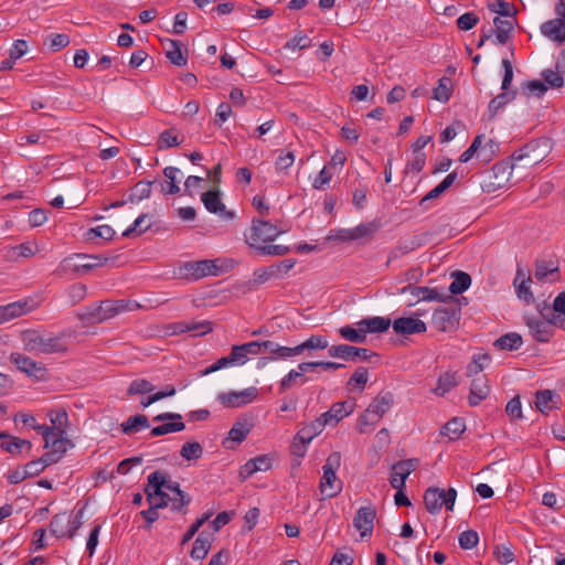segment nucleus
<instances>
[{"label":"nucleus","mask_w":565,"mask_h":565,"mask_svg":"<svg viewBox=\"0 0 565 565\" xmlns=\"http://www.w3.org/2000/svg\"><path fill=\"white\" fill-rule=\"evenodd\" d=\"M428 234L422 233L419 235H415L409 241L399 243L390 255V260L393 258H397L399 255L408 254L409 252L415 250L416 248H419L420 246L425 245L427 242Z\"/></svg>","instance_id":"27"},{"label":"nucleus","mask_w":565,"mask_h":565,"mask_svg":"<svg viewBox=\"0 0 565 565\" xmlns=\"http://www.w3.org/2000/svg\"><path fill=\"white\" fill-rule=\"evenodd\" d=\"M516 168L515 166L510 164L508 162H498L495 163L491 172L487 174V181L484 183V188L488 192H493L499 189L504 188L512 174V170Z\"/></svg>","instance_id":"10"},{"label":"nucleus","mask_w":565,"mask_h":565,"mask_svg":"<svg viewBox=\"0 0 565 565\" xmlns=\"http://www.w3.org/2000/svg\"><path fill=\"white\" fill-rule=\"evenodd\" d=\"M451 96V79L444 76L438 81V85L433 90V98L447 103Z\"/></svg>","instance_id":"44"},{"label":"nucleus","mask_w":565,"mask_h":565,"mask_svg":"<svg viewBox=\"0 0 565 565\" xmlns=\"http://www.w3.org/2000/svg\"><path fill=\"white\" fill-rule=\"evenodd\" d=\"M466 429V425L462 418L454 417L448 420L440 429L443 436H447L449 440H457L460 438Z\"/></svg>","instance_id":"34"},{"label":"nucleus","mask_w":565,"mask_h":565,"mask_svg":"<svg viewBox=\"0 0 565 565\" xmlns=\"http://www.w3.org/2000/svg\"><path fill=\"white\" fill-rule=\"evenodd\" d=\"M358 327H362L364 334L367 333H383L388 330L392 324L388 318L372 317L360 320Z\"/></svg>","instance_id":"28"},{"label":"nucleus","mask_w":565,"mask_h":565,"mask_svg":"<svg viewBox=\"0 0 565 565\" xmlns=\"http://www.w3.org/2000/svg\"><path fill=\"white\" fill-rule=\"evenodd\" d=\"M490 361L489 354L475 355L472 361L467 366V376H476L484 369V362Z\"/></svg>","instance_id":"60"},{"label":"nucleus","mask_w":565,"mask_h":565,"mask_svg":"<svg viewBox=\"0 0 565 565\" xmlns=\"http://www.w3.org/2000/svg\"><path fill=\"white\" fill-rule=\"evenodd\" d=\"M271 467V459L268 455H260L248 460L241 469L239 476L245 480L257 471H267Z\"/></svg>","instance_id":"23"},{"label":"nucleus","mask_w":565,"mask_h":565,"mask_svg":"<svg viewBox=\"0 0 565 565\" xmlns=\"http://www.w3.org/2000/svg\"><path fill=\"white\" fill-rule=\"evenodd\" d=\"M407 289H409V292L416 297L418 300H426V301H446L447 299H452L451 296L444 297L438 292L435 288L429 287H417L413 285H408Z\"/></svg>","instance_id":"31"},{"label":"nucleus","mask_w":565,"mask_h":565,"mask_svg":"<svg viewBox=\"0 0 565 565\" xmlns=\"http://www.w3.org/2000/svg\"><path fill=\"white\" fill-rule=\"evenodd\" d=\"M153 390H154V386L148 380L137 379L130 383V385L127 390V394L128 395H142L146 393H150Z\"/></svg>","instance_id":"57"},{"label":"nucleus","mask_w":565,"mask_h":565,"mask_svg":"<svg viewBox=\"0 0 565 565\" xmlns=\"http://www.w3.org/2000/svg\"><path fill=\"white\" fill-rule=\"evenodd\" d=\"M282 231L278 230L276 225L268 221L253 220L250 233L246 237V243L255 248L262 246L260 243H269L275 241Z\"/></svg>","instance_id":"4"},{"label":"nucleus","mask_w":565,"mask_h":565,"mask_svg":"<svg viewBox=\"0 0 565 565\" xmlns=\"http://www.w3.org/2000/svg\"><path fill=\"white\" fill-rule=\"evenodd\" d=\"M169 329L172 334H180L184 332H191L194 337L205 335L213 330V322L209 320L203 321H192V322H174Z\"/></svg>","instance_id":"20"},{"label":"nucleus","mask_w":565,"mask_h":565,"mask_svg":"<svg viewBox=\"0 0 565 565\" xmlns=\"http://www.w3.org/2000/svg\"><path fill=\"white\" fill-rule=\"evenodd\" d=\"M394 404V395L391 392H381L369 405L367 409L373 414V417L379 419L392 407Z\"/></svg>","instance_id":"24"},{"label":"nucleus","mask_w":565,"mask_h":565,"mask_svg":"<svg viewBox=\"0 0 565 565\" xmlns=\"http://www.w3.org/2000/svg\"><path fill=\"white\" fill-rule=\"evenodd\" d=\"M367 369L364 366H359L350 377L348 385L354 384L362 392L367 382Z\"/></svg>","instance_id":"64"},{"label":"nucleus","mask_w":565,"mask_h":565,"mask_svg":"<svg viewBox=\"0 0 565 565\" xmlns=\"http://www.w3.org/2000/svg\"><path fill=\"white\" fill-rule=\"evenodd\" d=\"M419 460L417 458L404 459L395 462L392 466V470L402 471V480L406 482L407 477L416 470Z\"/></svg>","instance_id":"53"},{"label":"nucleus","mask_w":565,"mask_h":565,"mask_svg":"<svg viewBox=\"0 0 565 565\" xmlns=\"http://www.w3.org/2000/svg\"><path fill=\"white\" fill-rule=\"evenodd\" d=\"M479 22V17L473 12L461 14L457 19V28L461 31H469L475 28Z\"/></svg>","instance_id":"62"},{"label":"nucleus","mask_w":565,"mask_h":565,"mask_svg":"<svg viewBox=\"0 0 565 565\" xmlns=\"http://www.w3.org/2000/svg\"><path fill=\"white\" fill-rule=\"evenodd\" d=\"M68 444L70 440L66 438V434H55V436L51 438L49 448L57 455L58 458H62L67 450Z\"/></svg>","instance_id":"58"},{"label":"nucleus","mask_w":565,"mask_h":565,"mask_svg":"<svg viewBox=\"0 0 565 565\" xmlns=\"http://www.w3.org/2000/svg\"><path fill=\"white\" fill-rule=\"evenodd\" d=\"M380 226V222L372 221L369 223L360 224L354 228H349L345 233L349 234V238L351 241H358L373 236L379 231Z\"/></svg>","instance_id":"32"},{"label":"nucleus","mask_w":565,"mask_h":565,"mask_svg":"<svg viewBox=\"0 0 565 565\" xmlns=\"http://www.w3.org/2000/svg\"><path fill=\"white\" fill-rule=\"evenodd\" d=\"M471 284V277L469 274L458 270L454 273V280L449 286V291L452 295L462 294L469 288Z\"/></svg>","instance_id":"42"},{"label":"nucleus","mask_w":565,"mask_h":565,"mask_svg":"<svg viewBox=\"0 0 565 565\" xmlns=\"http://www.w3.org/2000/svg\"><path fill=\"white\" fill-rule=\"evenodd\" d=\"M108 262V257L103 255L74 254L66 257L61 265L63 271L72 270L78 273L81 270L88 271Z\"/></svg>","instance_id":"6"},{"label":"nucleus","mask_w":565,"mask_h":565,"mask_svg":"<svg viewBox=\"0 0 565 565\" xmlns=\"http://www.w3.org/2000/svg\"><path fill=\"white\" fill-rule=\"evenodd\" d=\"M532 281L530 275H525L522 268H518L516 275L513 281L515 287L516 296L524 300L527 305L534 302V296L530 289L529 284Z\"/></svg>","instance_id":"22"},{"label":"nucleus","mask_w":565,"mask_h":565,"mask_svg":"<svg viewBox=\"0 0 565 565\" xmlns=\"http://www.w3.org/2000/svg\"><path fill=\"white\" fill-rule=\"evenodd\" d=\"M218 262L220 259L190 262L184 265V269L186 275L195 280L205 276H217L218 273L222 271V265H218Z\"/></svg>","instance_id":"14"},{"label":"nucleus","mask_w":565,"mask_h":565,"mask_svg":"<svg viewBox=\"0 0 565 565\" xmlns=\"http://www.w3.org/2000/svg\"><path fill=\"white\" fill-rule=\"evenodd\" d=\"M535 398L536 409L543 414H547L550 411L556 408L557 401L561 399L559 395L550 390L537 391Z\"/></svg>","instance_id":"29"},{"label":"nucleus","mask_w":565,"mask_h":565,"mask_svg":"<svg viewBox=\"0 0 565 565\" xmlns=\"http://www.w3.org/2000/svg\"><path fill=\"white\" fill-rule=\"evenodd\" d=\"M23 349L35 354L65 353L67 344L61 335L46 337L36 330H25L21 333Z\"/></svg>","instance_id":"1"},{"label":"nucleus","mask_w":565,"mask_h":565,"mask_svg":"<svg viewBox=\"0 0 565 565\" xmlns=\"http://www.w3.org/2000/svg\"><path fill=\"white\" fill-rule=\"evenodd\" d=\"M375 518L376 511L371 505L362 507L356 511L353 519V525L358 531H360L361 537L371 536Z\"/></svg>","instance_id":"19"},{"label":"nucleus","mask_w":565,"mask_h":565,"mask_svg":"<svg viewBox=\"0 0 565 565\" xmlns=\"http://www.w3.org/2000/svg\"><path fill=\"white\" fill-rule=\"evenodd\" d=\"M258 391L256 387H248L241 392L222 393L218 395V401L225 407H241L253 402L257 397Z\"/></svg>","instance_id":"17"},{"label":"nucleus","mask_w":565,"mask_h":565,"mask_svg":"<svg viewBox=\"0 0 565 565\" xmlns=\"http://www.w3.org/2000/svg\"><path fill=\"white\" fill-rule=\"evenodd\" d=\"M419 460L417 458L404 459L395 462L392 466V470L402 471V480L406 482L407 477L416 470Z\"/></svg>","instance_id":"52"},{"label":"nucleus","mask_w":565,"mask_h":565,"mask_svg":"<svg viewBox=\"0 0 565 565\" xmlns=\"http://www.w3.org/2000/svg\"><path fill=\"white\" fill-rule=\"evenodd\" d=\"M252 426L246 420H237L228 431V439L241 444L250 431Z\"/></svg>","instance_id":"43"},{"label":"nucleus","mask_w":565,"mask_h":565,"mask_svg":"<svg viewBox=\"0 0 565 565\" xmlns=\"http://www.w3.org/2000/svg\"><path fill=\"white\" fill-rule=\"evenodd\" d=\"M185 428V425L183 422H172V423H164L162 425L156 426L151 429L150 435L153 437L162 436L170 433H178L182 431Z\"/></svg>","instance_id":"56"},{"label":"nucleus","mask_w":565,"mask_h":565,"mask_svg":"<svg viewBox=\"0 0 565 565\" xmlns=\"http://www.w3.org/2000/svg\"><path fill=\"white\" fill-rule=\"evenodd\" d=\"M10 362L22 373L30 377L43 379L46 369L42 363L32 360L30 356L23 355L19 352L10 354Z\"/></svg>","instance_id":"13"},{"label":"nucleus","mask_w":565,"mask_h":565,"mask_svg":"<svg viewBox=\"0 0 565 565\" xmlns=\"http://www.w3.org/2000/svg\"><path fill=\"white\" fill-rule=\"evenodd\" d=\"M339 334L347 341L352 343H364L366 341V335L362 327L354 329L351 326H343L339 329Z\"/></svg>","instance_id":"47"},{"label":"nucleus","mask_w":565,"mask_h":565,"mask_svg":"<svg viewBox=\"0 0 565 565\" xmlns=\"http://www.w3.org/2000/svg\"><path fill=\"white\" fill-rule=\"evenodd\" d=\"M1 449L11 454L19 455L23 447H26L29 450L32 448V444L26 439H21L19 437H12L8 441L1 443Z\"/></svg>","instance_id":"49"},{"label":"nucleus","mask_w":565,"mask_h":565,"mask_svg":"<svg viewBox=\"0 0 565 565\" xmlns=\"http://www.w3.org/2000/svg\"><path fill=\"white\" fill-rule=\"evenodd\" d=\"M173 131L174 129H166L160 134L157 142L158 149L177 147L181 143V140H179Z\"/></svg>","instance_id":"61"},{"label":"nucleus","mask_w":565,"mask_h":565,"mask_svg":"<svg viewBox=\"0 0 565 565\" xmlns=\"http://www.w3.org/2000/svg\"><path fill=\"white\" fill-rule=\"evenodd\" d=\"M546 90L547 86L544 84V82L537 79L527 81L522 84V92L526 96L535 95L541 97Z\"/></svg>","instance_id":"59"},{"label":"nucleus","mask_w":565,"mask_h":565,"mask_svg":"<svg viewBox=\"0 0 565 565\" xmlns=\"http://www.w3.org/2000/svg\"><path fill=\"white\" fill-rule=\"evenodd\" d=\"M324 428L321 419L318 417L307 426L302 427L295 436L296 440L310 443L316 436H318Z\"/></svg>","instance_id":"35"},{"label":"nucleus","mask_w":565,"mask_h":565,"mask_svg":"<svg viewBox=\"0 0 565 565\" xmlns=\"http://www.w3.org/2000/svg\"><path fill=\"white\" fill-rule=\"evenodd\" d=\"M393 331L399 335H411L417 333H424L427 330L426 323L417 318L413 317H401L393 321Z\"/></svg>","instance_id":"18"},{"label":"nucleus","mask_w":565,"mask_h":565,"mask_svg":"<svg viewBox=\"0 0 565 565\" xmlns=\"http://www.w3.org/2000/svg\"><path fill=\"white\" fill-rule=\"evenodd\" d=\"M342 490V482H337L335 471L323 469V476L320 481V491L326 493L327 498L337 497Z\"/></svg>","instance_id":"26"},{"label":"nucleus","mask_w":565,"mask_h":565,"mask_svg":"<svg viewBox=\"0 0 565 565\" xmlns=\"http://www.w3.org/2000/svg\"><path fill=\"white\" fill-rule=\"evenodd\" d=\"M164 476L160 471H154L148 476V484L145 489L147 501L154 504V508H166L171 502V497L162 491Z\"/></svg>","instance_id":"5"},{"label":"nucleus","mask_w":565,"mask_h":565,"mask_svg":"<svg viewBox=\"0 0 565 565\" xmlns=\"http://www.w3.org/2000/svg\"><path fill=\"white\" fill-rule=\"evenodd\" d=\"M49 417L52 423V429L55 434H67L68 415L64 408L51 411Z\"/></svg>","instance_id":"40"},{"label":"nucleus","mask_w":565,"mask_h":565,"mask_svg":"<svg viewBox=\"0 0 565 565\" xmlns=\"http://www.w3.org/2000/svg\"><path fill=\"white\" fill-rule=\"evenodd\" d=\"M557 18L548 20L541 25V32L555 42H565V6L556 4Z\"/></svg>","instance_id":"11"},{"label":"nucleus","mask_w":565,"mask_h":565,"mask_svg":"<svg viewBox=\"0 0 565 565\" xmlns=\"http://www.w3.org/2000/svg\"><path fill=\"white\" fill-rule=\"evenodd\" d=\"M331 358H339L345 361H365L372 362V358L379 359V354L366 348H358L349 344L331 345L328 350Z\"/></svg>","instance_id":"9"},{"label":"nucleus","mask_w":565,"mask_h":565,"mask_svg":"<svg viewBox=\"0 0 565 565\" xmlns=\"http://www.w3.org/2000/svg\"><path fill=\"white\" fill-rule=\"evenodd\" d=\"M552 150L550 138H539L527 142L523 148L515 151L511 159L513 166L520 169L534 167L542 162Z\"/></svg>","instance_id":"2"},{"label":"nucleus","mask_w":565,"mask_h":565,"mask_svg":"<svg viewBox=\"0 0 565 565\" xmlns=\"http://www.w3.org/2000/svg\"><path fill=\"white\" fill-rule=\"evenodd\" d=\"M516 96V90H503V93L492 98L488 106L489 118L493 119L502 107L509 102L513 100Z\"/></svg>","instance_id":"38"},{"label":"nucleus","mask_w":565,"mask_h":565,"mask_svg":"<svg viewBox=\"0 0 565 565\" xmlns=\"http://www.w3.org/2000/svg\"><path fill=\"white\" fill-rule=\"evenodd\" d=\"M166 57L175 66H185L188 63V49L179 40H166Z\"/></svg>","instance_id":"21"},{"label":"nucleus","mask_w":565,"mask_h":565,"mask_svg":"<svg viewBox=\"0 0 565 565\" xmlns=\"http://www.w3.org/2000/svg\"><path fill=\"white\" fill-rule=\"evenodd\" d=\"M456 498L457 491L454 488L444 490L438 487H429L424 493V504L430 514H437L443 505L447 511H452Z\"/></svg>","instance_id":"3"},{"label":"nucleus","mask_w":565,"mask_h":565,"mask_svg":"<svg viewBox=\"0 0 565 565\" xmlns=\"http://www.w3.org/2000/svg\"><path fill=\"white\" fill-rule=\"evenodd\" d=\"M479 542V535L473 530L463 531L459 535V545L462 550H471Z\"/></svg>","instance_id":"63"},{"label":"nucleus","mask_w":565,"mask_h":565,"mask_svg":"<svg viewBox=\"0 0 565 565\" xmlns=\"http://www.w3.org/2000/svg\"><path fill=\"white\" fill-rule=\"evenodd\" d=\"M490 392V386L486 375L478 376L472 380L469 395V405L477 406L483 401Z\"/></svg>","instance_id":"25"},{"label":"nucleus","mask_w":565,"mask_h":565,"mask_svg":"<svg viewBox=\"0 0 565 565\" xmlns=\"http://www.w3.org/2000/svg\"><path fill=\"white\" fill-rule=\"evenodd\" d=\"M460 308L457 306L438 307L434 310L431 324L441 332H452L458 329Z\"/></svg>","instance_id":"7"},{"label":"nucleus","mask_w":565,"mask_h":565,"mask_svg":"<svg viewBox=\"0 0 565 565\" xmlns=\"http://www.w3.org/2000/svg\"><path fill=\"white\" fill-rule=\"evenodd\" d=\"M419 460L417 458L404 459L395 462L392 466V470L402 471V480L406 482L407 477L416 470Z\"/></svg>","instance_id":"54"},{"label":"nucleus","mask_w":565,"mask_h":565,"mask_svg":"<svg viewBox=\"0 0 565 565\" xmlns=\"http://www.w3.org/2000/svg\"><path fill=\"white\" fill-rule=\"evenodd\" d=\"M212 540L210 535H207L205 532H202L199 534V536L195 539L192 550H191V557L194 559H203L209 553V550L211 547Z\"/></svg>","instance_id":"37"},{"label":"nucleus","mask_w":565,"mask_h":565,"mask_svg":"<svg viewBox=\"0 0 565 565\" xmlns=\"http://www.w3.org/2000/svg\"><path fill=\"white\" fill-rule=\"evenodd\" d=\"M457 385V372L447 371L438 377L437 387L434 390V392L439 396H444Z\"/></svg>","instance_id":"41"},{"label":"nucleus","mask_w":565,"mask_h":565,"mask_svg":"<svg viewBox=\"0 0 565 565\" xmlns=\"http://www.w3.org/2000/svg\"><path fill=\"white\" fill-rule=\"evenodd\" d=\"M522 337L516 332H509L501 335L493 343L499 350L514 351L522 345Z\"/></svg>","instance_id":"39"},{"label":"nucleus","mask_w":565,"mask_h":565,"mask_svg":"<svg viewBox=\"0 0 565 565\" xmlns=\"http://www.w3.org/2000/svg\"><path fill=\"white\" fill-rule=\"evenodd\" d=\"M307 377L301 373L300 370H291L287 375H285L279 383V393H284L289 390L295 384H305L307 382Z\"/></svg>","instance_id":"45"},{"label":"nucleus","mask_w":565,"mask_h":565,"mask_svg":"<svg viewBox=\"0 0 565 565\" xmlns=\"http://www.w3.org/2000/svg\"><path fill=\"white\" fill-rule=\"evenodd\" d=\"M201 201L210 213L218 214L226 220L235 217V213L226 210L225 204L222 202L218 188L202 193Z\"/></svg>","instance_id":"15"},{"label":"nucleus","mask_w":565,"mask_h":565,"mask_svg":"<svg viewBox=\"0 0 565 565\" xmlns=\"http://www.w3.org/2000/svg\"><path fill=\"white\" fill-rule=\"evenodd\" d=\"M264 352L269 353L270 359L274 360H285L300 354L298 345L294 348L282 347L269 340H267V344H264Z\"/></svg>","instance_id":"30"},{"label":"nucleus","mask_w":565,"mask_h":565,"mask_svg":"<svg viewBox=\"0 0 565 565\" xmlns=\"http://www.w3.org/2000/svg\"><path fill=\"white\" fill-rule=\"evenodd\" d=\"M110 300L100 301L99 305L86 307L82 312L77 313L79 320L85 323H102L114 318V310Z\"/></svg>","instance_id":"12"},{"label":"nucleus","mask_w":565,"mask_h":565,"mask_svg":"<svg viewBox=\"0 0 565 565\" xmlns=\"http://www.w3.org/2000/svg\"><path fill=\"white\" fill-rule=\"evenodd\" d=\"M328 340L322 335H311L305 342L298 344L300 354L305 350H323L328 348Z\"/></svg>","instance_id":"55"},{"label":"nucleus","mask_w":565,"mask_h":565,"mask_svg":"<svg viewBox=\"0 0 565 565\" xmlns=\"http://www.w3.org/2000/svg\"><path fill=\"white\" fill-rule=\"evenodd\" d=\"M28 302H11L6 306H0V323L14 319L26 312Z\"/></svg>","instance_id":"33"},{"label":"nucleus","mask_w":565,"mask_h":565,"mask_svg":"<svg viewBox=\"0 0 565 565\" xmlns=\"http://www.w3.org/2000/svg\"><path fill=\"white\" fill-rule=\"evenodd\" d=\"M70 516L66 513L55 514L50 522V532L55 537L68 536Z\"/></svg>","instance_id":"36"},{"label":"nucleus","mask_w":565,"mask_h":565,"mask_svg":"<svg viewBox=\"0 0 565 565\" xmlns=\"http://www.w3.org/2000/svg\"><path fill=\"white\" fill-rule=\"evenodd\" d=\"M152 183V181H139L134 188L135 192L128 195L127 201L129 203H136L148 199L151 195Z\"/></svg>","instance_id":"48"},{"label":"nucleus","mask_w":565,"mask_h":565,"mask_svg":"<svg viewBox=\"0 0 565 565\" xmlns=\"http://www.w3.org/2000/svg\"><path fill=\"white\" fill-rule=\"evenodd\" d=\"M149 420L146 415H135L130 416L126 422L121 424V430L124 434H131L134 430L139 428H148Z\"/></svg>","instance_id":"46"},{"label":"nucleus","mask_w":565,"mask_h":565,"mask_svg":"<svg viewBox=\"0 0 565 565\" xmlns=\"http://www.w3.org/2000/svg\"><path fill=\"white\" fill-rule=\"evenodd\" d=\"M390 484L396 489L397 492L394 495V501L397 507H409L412 503L407 495L404 493L405 483L404 480L397 478H391Z\"/></svg>","instance_id":"50"},{"label":"nucleus","mask_w":565,"mask_h":565,"mask_svg":"<svg viewBox=\"0 0 565 565\" xmlns=\"http://www.w3.org/2000/svg\"><path fill=\"white\" fill-rule=\"evenodd\" d=\"M355 407V401H344L332 404L329 411L323 413L319 418L324 426H335L344 417L351 415Z\"/></svg>","instance_id":"16"},{"label":"nucleus","mask_w":565,"mask_h":565,"mask_svg":"<svg viewBox=\"0 0 565 565\" xmlns=\"http://www.w3.org/2000/svg\"><path fill=\"white\" fill-rule=\"evenodd\" d=\"M545 321L537 318H526L525 323L530 329L532 337L539 342H547L554 333L553 311L546 307L541 310Z\"/></svg>","instance_id":"8"},{"label":"nucleus","mask_w":565,"mask_h":565,"mask_svg":"<svg viewBox=\"0 0 565 565\" xmlns=\"http://www.w3.org/2000/svg\"><path fill=\"white\" fill-rule=\"evenodd\" d=\"M180 455L185 460H196L202 457L203 448L198 441H188L182 446Z\"/></svg>","instance_id":"51"}]
</instances>
